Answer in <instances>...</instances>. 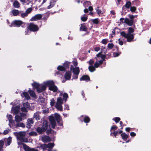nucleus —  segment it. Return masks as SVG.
I'll list each match as a JSON object with an SVG mask.
<instances>
[{
  "mask_svg": "<svg viewBox=\"0 0 151 151\" xmlns=\"http://www.w3.org/2000/svg\"><path fill=\"white\" fill-rule=\"evenodd\" d=\"M43 130L42 127H39L37 128L36 130L37 132L40 134H41L42 132H45L44 131H43Z\"/></svg>",
  "mask_w": 151,
  "mask_h": 151,
  "instance_id": "nucleus-38",
  "label": "nucleus"
},
{
  "mask_svg": "<svg viewBox=\"0 0 151 151\" xmlns=\"http://www.w3.org/2000/svg\"><path fill=\"white\" fill-rule=\"evenodd\" d=\"M6 116L9 121V125L10 127L12 128V127L11 126L12 125V124L14 122L13 120L12 119V116L10 114H7Z\"/></svg>",
  "mask_w": 151,
  "mask_h": 151,
  "instance_id": "nucleus-20",
  "label": "nucleus"
},
{
  "mask_svg": "<svg viewBox=\"0 0 151 151\" xmlns=\"http://www.w3.org/2000/svg\"><path fill=\"white\" fill-rule=\"evenodd\" d=\"M91 3L89 1H87L85 2L83 4V6L85 8L87 7H88L90 5Z\"/></svg>",
  "mask_w": 151,
  "mask_h": 151,
  "instance_id": "nucleus-42",
  "label": "nucleus"
},
{
  "mask_svg": "<svg viewBox=\"0 0 151 151\" xmlns=\"http://www.w3.org/2000/svg\"><path fill=\"white\" fill-rule=\"evenodd\" d=\"M130 9L132 12H134L136 10V8L135 6H132L130 7Z\"/></svg>",
  "mask_w": 151,
  "mask_h": 151,
  "instance_id": "nucleus-57",
  "label": "nucleus"
},
{
  "mask_svg": "<svg viewBox=\"0 0 151 151\" xmlns=\"http://www.w3.org/2000/svg\"><path fill=\"white\" fill-rule=\"evenodd\" d=\"M28 92L31 96L35 99H37V96L35 92L31 90L30 88H29L28 90Z\"/></svg>",
  "mask_w": 151,
  "mask_h": 151,
  "instance_id": "nucleus-22",
  "label": "nucleus"
},
{
  "mask_svg": "<svg viewBox=\"0 0 151 151\" xmlns=\"http://www.w3.org/2000/svg\"><path fill=\"white\" fill-rule=\"evenodd\" d=\"M96 11L97 13L99 15H100V14H103V12L99 9V7L96 8Z\"/></svg>",
  "mask_w": 151,
  "mask_h": 151,
  "instance_id": "nucleus-47",
  "label": "nucleus"
},
{
  "mask_svg": "<svg viewBox=\"0 0 151 151\" xmlns=\"http://www.w3.org/2000/svg\"><path fill=\"white\" fill-rule=\"evenodd\" d=\"M32 86L37 89V91L38 93H41L46 89L45 86L43 84H39L38 83L34 82L32 84Z\"/></svg>",
  "mask_w": 151,
  "mask_h": 151,
  "instance_id": "nucleus-3",
  "label": "nucleus"
},
{
  "mask_svg": "<svg viewBox=\"0 0 151 151\" xmlns=\"http://www.w3.org/2000/svg\"><path fill=\"white\" fill-rule=\"evenodd\" d=\"M28 29L33 32H37L39 29L38 27L36 25L34 24L33 23H30L27 27Z\"/></svg>",
  "mask_w": 151,
  "mask_h": 151,
  "instance_id": "nucleus-9",
  "label": "nucleus"
},
{
  "mask_svg": "<svg viewBox=\"0 0 151 151\" xmlns=\"http://www.w3.org/2000/svg\"><path fill=\"white\" fill-rule=\"evenodd\" d=\"M90 119L87 116H85L83 119L84 122L87 123L88 122L90 121Z\"/></svg>",
  "mask_w": 151,
  "mask_h": 151,
  "instance_id": "nucleus-46",
  "label": "nucleus"
},
{
  "mask_svg": "<svg viewBox=\"0 0 151 151\" xmlns=\"http://www.w3.org/2000/svg\"><path fill=\"white\" fill-rule=\"evenodd\" d=\"M43 84L45 86V88H46V86H48L49 87H51L54 84V83L53 81L50 80L46 81L43 82Z\"/></svg>",
  "mask_w": 151,
  "mask_h": 151,
  "instance_id": "nucleus-16",
  "label": "nucleus"
},
{
  "mask_svg": "<svg viewBox=\"0 0 151 151\" xmlns=\"http://www.w3.org/2000/svg\"><path fill=\"white\" fill-rule=\"evenodd\" d=\"M80 80L81 81H88L90 80L89 77L87 75L83 76L81 77Z\"/></svg>",
  "mask_w": 151,
  "mask_h": 151,
  "instance_id": "nucleus-29",
  "label": "nucleus"
},
{
  "mask_svg": "<svg viewBox=\"0 0 151 151\" xmlns=\"http://www.w3.org/2000/svg\"><path fill=\"white\" fill-rule=\"evenodd\" d=\"M108 41V40L107 39H104L102 40L101 42L104 44L106 45Z\"/></svg>",
  "mask_w": 151,
  "mask_h": 151,
  "instance_id": "nucleus-55",
  "label": "nucleus"
},
{
  "mask_svg": "<svg viewBox=\"0 0 151 151\" xmlns=\"http://www.w3.org/2000/svg\"><path fill=\"white\" fill-rule=\"evenodd\" d=\"M14 126H12V127L17 128L19 127H21L24 128L25 127V125L22 122H18Z\"/></svg>",
  "mask_w": 151,
  "mask_h": 151,
  "instance_id": "nucleus-19",
  "label": "nucleus"
},
{
  "mask_svg": "<svg viewBox=\"0 0 151 151\" xmlns=\"http://www.w3.org/2000/svg\"><path fill=\"white\" fill-rule=\"evenodd\" d=\"M20 107L19 106H17L15 107L13 109V111H14L15 114H18L19 110Z\"/></svg>",
  "mask_w": 151,
  "mask_h": 151,
  "instance_id": "nucleus-39",
  "label": "nucleus"
},
{
  "mask_svg": "<svg viewBox=\"0 0 151 151\" xmlns=\"http://www.w3.org/2000/svg\"><path fill=\"white\" fill-rule=\"evenodd\" d=\"M68 97V95L66 93L63 94L62 92H60L59 97L57 99V103L56 104H63L65 103Z\"/></svg>",
  "mask_w": 151,
  "mask_h": 151,
  "instance_id": "nucleus-2",
  "label": "nucleus"
},
{
  "mask_svg": "<svg viewBox=\"0 0 151 151\" xmlns=\"http://www.w3.org/2000/svg\"><path fill=\"white\" fill-rule=\"evenodd\" d=\"M9 131V129H6L4 131L3 133L4 134H7Z\"/></svg>",
  "mask_w": 151,
  "mask_h": 151,
  "instance_id": "nucleus-61",
  "label": "nucleus"
},
{
  "mask_svg": "<svg viewBox=\"0 0 151 151\" xmlns=\"http://www.w3.org/2000/svg\"><path fill=\"white\" fill-rule=\"evenodd\" d=\"M30 32H31L28 29H27V30H26L25 32V35H29V34L30 33Z\"/></svg>",
  "mask_w": 151,
  "mask_h": 151,
  "instance_id": "nucleus-63",
  "label": "nucleus"
},
{
  "mask_svg": "<svg viewBox=\"0 0 151 151\" xmlns=\"http://www.w3.org/2000/svg\"><path fill=\"white\" fill-rule=\"evenodd\" d=\"M46 101V99L40 96L38 99V101L39 103H45Z\"/></svg>",
  "mask_w": 151,
  "mask_h": 151,
  "instance_id": "nucleus-33",
  "label": "nucleus"
},
{
  "mask_svg": "<svg viewBox=\"0 0 151 151\" xmlns=\"http://www.w3.org/2000/svg\"><path fill=\"white\" fill-rule=\"evenodd\" d=\"M87 29V28L86 26L83 24H81V27L80 28V30L81 31H86Z\"/></svg>",
  "mask_w": 151,
  "mask_h": 151,
  "instance_id": "nucleus-35",
  "label": "nucleus"
},
{
  "mask_svg": "<svg viewBox=\"0 0 151 151\" xmlns=\"http://www.w3.org/2000/svg\"><path fill=\"white\" fill-rule=\"evenodd\" d=\"M24 23L22 21L20 20H15L12 22L9 25V27H20Z\"/></svg>",
  "mask_w": 151,
  "mask_h": 151,
  "instance_id": "nucleus-10",
  "label": "nucleus"
},
{
  "mask_svg": "<svg viewBox=\"0 0 151 151\" xmlns=\"http://www.w3.org/2000/svg\"><path fill=\"white\" fill-rule=\"evenodd\" d=\"M32 8L30 7L27 9L26 10L25 12L27 13L28 14H29L31 13L32 11Z\"/></svg>",
  "mask_w": 151,
  "mask_h": 151,
  "instance_id": "nucleus-50",
  "label": "nucleus"
},
{
  "mask_svg": "<svg viewBox=\"0 0 151 151\" xmlns=\"http://www.w3.org/2000/svg\"><path fill=\"white\" fill-rule=\"evenodd\" d=\"M23 148L25 151H38L34 148H30L25 144H23Z\"/></svg>",
  "mask_w": 151,
  "mask_h": 151,
  "instance_id": "nucleus-15",
  "label": "nucleus"
},
{
  "mask_svg": "<svg viewBox=\"0 0 151 151\" xmlns=\"http://www.w3.org/2000/svg\"><path fill=\"white\" fill-rule=\"evenodd\" d=\"M64 109L66 110H69V106L68 104H64Z\"/></svg>",
  "mask_w": 151,
  "mask_h": 151,
  "instance_id": "nucleus-64",
  "label": "nucleus"
},
{
  "mask_svg": "<svg viewBox=\"0 0 151 151\" xmlns=\"http://www.w3.org/2000/svg\"><path fill=\"white\" fill-rule=\"evenodd\" d=\"M117 126H116L115 125H113L111 127V131H115L117 129Z\"/></svg>",
  "mask_w": 151,
  "mask_h": 151,
  "instance_id": "nucleus-51",
  "label": "nucleus"
},
{
  "mask_svg": "<svg viewBox=\"0 0 151 151\" xmlns=\"http://www.w3.org/2000/svg\"><path fill=\"white\" fill-rule=\"evenodd\" d=\"M28 14L26 12L21 14V17L22 18H24L27 16Z\"/></svg>",
  "mask_w": 151,
  "mask_h": 151,
  "instance_id": "nucleus-53",
  "label": "nucleus"
},
{
  "mask_svg": "<svg viewBox=\"0 0 151 151\" xmlns=\"http://www.w3.org/2000/svg\"><path fill=\"white\" fill-rule=\"evenodd\" d=\"M120 33L121 36L127 38V42H130L132 41L134 38L133 34L129 33L126 34L124 31L120 32Z\"/></svg>",
  "mask_w": 151,
  "mask_h": 151,
  "instance_id": "nucleus-5",
  "label": "nucleus"
},
{
  "mask_svg": "<svg viewBox=\"0 0 151 151\" xmlns=\"http://www.w3.org/2000/svg\"><path fill=\"white\" fill-rule=\"evenodd\" d=\"M4 145V142L2 140L0 141V151L2 150L3 146Z\"/></svg>",
  "mask_w": 151,
  "mask_h": 151,
  "instance_id": "nucleus-56",
  "label": "nucleus"
},
{
  "mask_svg": "<svg viewBox=\"0 0 151 151\" xmlns=\"http://www.w3.org/2000/svg\"><path fill=\"white\" fill-rule=\"evenodd\" d=\"M49 89L50 91H52L54 92H56L57 91L58 88L54 84L51 87H49Z\"/></svg>",
  "mask_w": 151,
  "mask_h": 151,
  "instance_id": "nucleus-27",
  "label": "nucleus"
},
{
  "mask_svg": "<svg viewBox=\"0 0 151 151\" xmlns=\"http://www.w3.org/2000/svg\"><path fill=\"white\" fill-rule=\"evenodd\" d=\"M48 127L47 122L46 121H45L43 123L42 127V128L43 131H45L47 129Z\"/></svg>",
  "mask_w": 151,
  "mask_h": 151,
  "instance_id": "nucleus-28",
  "label": "nucleus"
},
{
  "mask_svg": "<svg viewBox=\"0 0 151 151\" xmlns=\"http://www.w3.org/2000/svg\"><path fill=\"white\" fill-rule=\"evenodd\" d=\"M70 63L68 61H66L63 64V65L66 70L69 68Z\"/></svg>",
  "mask_w": 151,
  "mask_h": 151,
  "instance_id": "nucleus-36",
  "label": "nucleus"
},
{
  "mask_svg": "<svg viewBox=\"0 0 151 151\" xmlns=\"http://www.w3.org/2000/svg\"><path fill=\"white\" fill-rule=\"evenodd\" d=\"M55 107L60 111H62V106L61 104H55Z\"/></svg>",
  "mask_w": 151,
  "mask_h": 151,
  "instance_id": "nucleus-43",
  "label": "nucleus"
},
{
  "mask_svg": "<svg viewBox=\"0 0 151 151\" xmlns=\"http://www.w3.org/2000/svg\"><path fill=\"white\" fill-rule=\"evenodd\" d=\"M118 41H119L118 43L120 45H123V43L122 41L120 40V39H119Z\"/></svg>",
  "mask_w": 151,
  "mask_h": 151,
  "instance_id": "nucleus-62",
  "label": "nucleus"
},
{
  "mask_svg": "<svg viewBox=\"0 0 151 151\" xmlns=\"http://www.w3.org/2000/svg\"><path fill=\"white\" fill-rule=\"evenodd\" d=\"M94 61L92 59H91L89 61L88 63L89 65L88 67V69L91 72H92L95 71L96 70V68L95 65L94 66L93 65V64L94 63Z\"/></svg>",
  "mask_w": 151,
  "mask_h": 151,
  "instance_id": "nucleus-11",
  "label": "nucleus"
},
{
  "mask_svg": "<svg viewBox=\"0 0 151 151\" xmlns=\"http://www.w3.org/2000/svg\"><path fill=\"white\" fill-rule=\"evenodd\" d=\"M92 21L93 23L97 24L99 23L100 20L98 18H96L92 19Z\"/></svg>",
  "mask_w": 151,
  "mask_h": 151,
  "instance_id": "nucleus-44",
  "label": "nucleus"
},
{
  "mask_svg": "<svg viewBox=\"0 0 151 151\" xmlns=\"http://www.w3.org/2000/svg\"><path fill=\"white\" fill-rule=\"evenodd\" d=\"M42 15L40 14H37L32 17L30 19V21H34L38 20L40 19L42 17Z\"/></svg>",
  "mask_w": 151,
  "mask_h": 151,
  "instance_id": "nucleus-14",
  "label": "nucleus"
},
{
  "mask_svg": "<svg viewBox=\"0 0 151 151\" xmlns=\"http://www.w3.org/2000/svg\"><path fill=\"white\" fill-rule=\"evenodd\" d=\"M114 45L112 43H109L107 47L109 49H112L114 47Z\"/></svg>",
  "mask_w": 151,
  "mask_h": 151,
  "instance_id": "nucleus-54",
  "label": "nucleus"
},
{
  "mask_svg": "<svg viewBox=\"0 0 151 151\" xmlns=\"http://www.w3.org/2000/svg\"><path fill=\"white\" fill-rule=\"evenodd\" d=\"M23 106L21 108V110L23 112H27V109H29V104H23Z\"/></svg>",
  "mask_w": 151,
  "mask_h": 151,
  "instance_id": "nucleus-23",
  "label": "nucleus"
},
{
  "mask_svg": "<svg viewBox=\"0 0 151 151\" xmlns=\"http://www.w3.org/2000/svg\"><path fill=\"white\" fill-rule=\"evenodd\" d=\"M34 118L36 119L37 120H38L40 119L39 116L38 114H37V113H35L34 115Z\"/></svg>",
  "mask_w": 151,
  "mask_h": 151,
  "instance_id": "nucleus-49",
  "label": "nucleus"
},
{
  "mask_svg": "<svg viewBox=\"0 0 151 151\" xmlns=\"http://www.w3.org/2000/svg\"><path fill=\"white\" fill-rule=\"evenodd\" d=\"M13 6L16 8H18L20 7V4L19 2L17 0H15L13 3Z\"/></svg>",
  "mask_w": 151,
  "mask_h": 151,
  "instance_id": "nucleus-30",
  "label": "nucleus"
},
{
  "mask_svg": "<svg viewBox=\"0 0 151 151\" xmlns=\"http://www.w3.org/2000/svg\"><path fill=\"white\" fill-rule=\"evenodd\" d=\"M12 139L11 137H9L7 139H6V140L7 141L8 145H9L11 143Z\"/></svg>",
  "mask_w": 151,
  "mask_h": 151,
  "instance_id": "nucleus-48",
  "label": "nucleus"
},
{
  "mask_svg": "<svg viewBox=\"0 0 151 151\" xmlns=\"http://www.w3.org/2000/svg\"><path fill=\"white\" fill-rule=\"evenodd\" d=\"M25 135L26 132H22L19 133L17 138L21 141L27 142H28V140L27 138L24 137Z\"/></svg>",
  "mask_w": 151,
  "mask_h": 151,
  "instance_id": "nucleus-7",
  "label": "nucleus"
},
{
  "mask_svg": "<svg viewBox=\"0 0 151 151\" xmlns=\"http://www.w3.org/2000/svg\"><path fill=\"white\" fill-rule=\"evenodd\" d=\"M49 120L50 121L52 128L53 129H55L56 126V123L54 116L53 115H51L49 116Z\"/></svg>",
  "mask_w": 151,
  "mask_h": 151,
  "instance_id": "nucleus-13",
  "label": "nucleus"
},
{
  "mask_svg": "<svg viewBox=\"0 0 151 151\" xmlns=\"http://www.w3.org/2000/svg\"><path fill=\"white\" fill-rule=\"evenodd\" d=\"M121 136L122 139L125 140H126L127 139L129 136L127 134L125 133H123L122 134Z\"/></svg>",
  "mask_w": 151,
  "mask_h": 151,
  "instance_id": "nucleus-34",
  "label": "nucleus"
},
{
  "mask_svg": "<svg viewBox=\"0 0 151 151\" xmlns=\"http://www.w3.org/2000/svg\"><path fill=\"white\" fill-rule=\"evenodd\" d=\"M134 32V30L131 27H129V28L128 33L132 34V33H133Z\"/></svg>",
  "mask_w": 151,
  "mask_h": 151,
  "instance_id": "nucleus-58",
  "label": "nucleus"
},
{
  "mask_svg": "<svg viewBox=\"0 0 151 151\" xmlns=\"http://www.w3.org/2000/svg\"><path fill=\"white\" fill-rule=\"evenodd\" d=\"M55 117L59 125L62 127L63 123L62 120H61L60 116L59 114L56 113L54 114Z\"/></svg>",
  "mask_w": 151,
  "mask_h": 151,
  "instance_id": "nucleus-12",
  "label": "nucleus"
},
{
  "mask_svg": "<svg viewBox=\"0 0 151 151\" xmlns=\"http://www.w3.org/2000/svg\"><path fill=\"white\" fill-rule=\"evenodd\" d=\"M107 50L106 49L105 47L102 46L101 48V52L104 54H106V52Z\"/></svg>",
  "mask_w": 151,
  "mask_h": 151,
  "instance_id": "nucleus-41",
  "label": "nucleus"
},
{
  "mask_svg": "<svg viewBox=\"0 0 151 151\" xmlns=\"http://www.w3.org/2000/svg\"><path fill=\"white\" fill-rule=\"evenodd\" d=\"M85 16L86 15L84 14L83 16H81V20L83 22L86 21L87 19V17Z\"/></svg>",
  "mask_w": 151,
  "mask_h": 151,
  "instance_id": "nucleus-40",
  "label": "nucleus"
},
{
  "mask_svg": "<svg viewBox=\"0 0 151 151\" xmlns=\"http://www.w3.org/2000/svg\"><path fill=\"white\" fill-rule=\"evenodd\" d=\"M26 118V114L24 113H21L19 115H17L15 116V120L17 122H18L22 121Z\"/></svg>",
  "mask_w": 151,
  "mask_h": 151,
  "instance_id": "nucleus-8",
  "label": "nucleus"
},
{
  "mask_svg": "<svg viewBox=\"0 0 151 151\" xmlns=\"http://www.w3.org/2000/svg\"><path fill=\"white\" fill-rule=\"evenodd\" d=\"M101 52L99 53L97 55L96 57H95L96 61L94 64L95 67H98L103 63L104 59L106 58V55H103Z\"/></svg>",
  "mask_w": 151,
  "mask_h": 151,
  "instance_id": "nucleus-1",
  "label": "nucleus"
},
{
  "mask_svg": "<svg viewBox=\"0 0 151 151\" xmlns=\"http://www.w3.org/2000/svg\"><path fill=\"white\" fill-rule=\"evenodd\" d=\"M52 1H51L50 2V5L47 6V8L48 9H50L51 8L53 7L55 4L56 0H52Z\"/></svg>",
  "mask_w": 151,
  "mask_h": 151,
  "instance_id": "nucleus-31",
  "label": "nucleus"
},
{
  "mask_svg": "<svg viewBox=\"0 0 151 151\" xmlns=\"http://www.w3.org/2000/svg\"><path fill=\"white\" fill-rule=\"evenodd\" d=\"M34 122L32 119H29L27 120V127L28 128H30L32 124H33Z\"/></svg>",
  "mask_w": 151,
  "mask_h": 151,
  "instance_id": "nucleus-24",
  "label": "nucleus"
},
{
  "mask_svg": "<svg viewBox=\"0 0 151 151\" xmlns=\"http://www.w3.org/2000/svg\"><path fill=\"white\" fill-rule=\"evenodd\" d=\"M57 69L58 70V71L55 73V74L56 75H58L60 73V72L59 71H65L66 70V69L63 65H59L57 67Z\"/></svg>",
  "mask_w": 151,
  "mask_h": 151,
  "instance_id": "nucleus-18",
  "label": "nucleus"
},
{
  "mask_svg": "<svg viewBox=\"0 0 151 151\" xmlns=\"http://www.w3.org/2000/svg\"><path fill=\"white\" fill-rule=\"evenodd\" d=\"M20 103V101L18 100H14L13 102H12L10 104H19Z\"/></svg>",
  "mask_w": 151,
  "mask_h": 151,
  "instance_id": "nucleus-59",
  "label": "nucleus"
},
{
  "mask_svg": "<svg viewBox=\"0 0 151 151\" xmlns=\"http://www.w3.org/2000/svg\"><path fill=\"white\" fill-rule=\"evenodd\" d=\"M21 96L22 98L24 97L27 100H30V97L29 95L28 92L23 91L21 93Z\"/></svg>",
  "mask_w": 151,
  "mask_h": 151,
  "instance_id": "nucleus-17",
  "label": "nucleus"
},
{
  "mask_svg": "<svg viewBox=\"0 0 151 151\" xmlns=\"http://www.w3.org/2000/svg\"><path fill=\"white\" fill-rule=\"evenodd\" d=\"M42 141L44 142H48L50 141V138L47 136H44L42 137Z\"/></svg>",
  "mask_w": 151,
  "mask_h": 151,
  "instance_id": "nucleus-26",
  "label": "nucleus"
},
{
  "mask_svg": "<svg viewBox=\"0 0 151 151\" xmlns=\"http://www.w3.org/2000/svg\"><path fill=\"white\" fill-rule=\"evenodd\" d=\"M131 6V3L130 1H128L127 2L125 5L122 7V9H123L124 7L127 8H129Z\"/></svg>",
  "mask_w": 151,
  "mask_h": 151,
  "instance_id": "nucleus-37",
  "label": "nucleus"
},
{
  "mask_svg": "<svg viewBox=\"0 0 151 151\" xmlns=\"http://www.w3.org/2000/svg\"><path fill=\"white\" fill-rule=\"evenodd\" d=\"M54 146V144L53 143H49L47 144H43L40 145V147L43 150V151L47 150V148L49 149L47 151H52V148Z\"/></svg>",
  "mask_w": 151,
  "mask_h": 151,
  "instance_id": "nucleus-6",
  "label": "nucleus"
},
{
  "mask_svg": "<svg viewBox=\"0 0 151 151\" xmlns=\"http://www.w3.org/2000/svg\"><path fill=\"white\" fill-rule=\"evenodd\" d=\"M121 53V52H115L113 53V56L114 57H117Z\"/></svg>",
  "mask_w": 151,
  "mask_h": 151,
  "instance_id": "nucleus-45",
  "label": "nucleus"
},
{
  "mask_svg": "<svg viewBox=\"0 0 151 151\" xmlns=\"http://www.w3.org/2000/svg\"><path fill=\"white\" fill-rule=\"evenodd\" d=\"M70 70L73 73V79H77L78 75L80 73L79 67H74L73 65H71L70 67Z\"/></svg>",
  "mask_w": 151,
  "mask_h": 151,
  "instance_id": "nucleus-4",
  "label": "nucleus"
},
{
  "mask_svg": "<svg viewBox=\"0 0 151 151\" xmlns=\"http://www.w3.org/2000/svg\"><path fill=\"white\" fill-rule=\"evenodd\" d=\"M19 12L17 9H13L11 11L12 13L14 16H17L19 14Z\"/></svg>",
  "mask_w": 151,
  "mask_h": 151,
  "instance_id": "nucleus-32",
  "label": "nucleus"
},
{
  "mask_svg": "<svg viewBox=\"0 0 151 151\" xmlns=\"http://www.w3.org/2000/svg\"><path fill=\"white\" fill-rule=\"evenodd\" d=\"M29 134L31 136H34L37 135V133L35 132H32L29 133Z\"/></svg>",
  "mask_w": 151,
  "mask_h": 151,
  "instance_id": "nucleus-52",
  "label": "nucleus"
},
{
  "mask_svg": "<svg viewBox=\"0 0 151 151\" xmlns=\"http://www.w3.org/2000/svg\"><path fill=\"white\" fill-rule=\"evenodd\" d=\"M124 22L129 26H132L133 23V21L132 20H130L128 18H126L124 20Z\"/></svg>",
  "mask_w": 151,
  "mask_h": 151,
  "instance_id": "nucleus-25",
  "label": "nucleus"
},
{
  "mask_svg": "<svg viewBox=\"0 0 151 151\" xmlns=\"http://www.w3.org/2000/svg\"><path fill=\"white\" fill-rule=\"evenodd\" d=\"M71 76V73L70 71L66 72L65 74L64 78L66 80H70Z\"/></svg>",
  "mask_w": 151,
  "mask_h": 151,
  "instance_id": "nucleus-21",
  "label": "nucleus"
},
{
  "mask_svg": "<svg viewBox=\"0 0 151 151\" xmlns=\"http://www.w3.org/2000/svg\"><path fill=\"white\" fill-rule=\"evenodd\" d=\"M113 120L117 123L120 120V119L119 117H116Z\"/></svg>",
  "mask_w": 151,
  "mask_h": 151,
  "instance_id": "nucleus-60",
  "label": "nucleus"
}]
</instances>
